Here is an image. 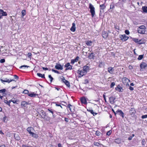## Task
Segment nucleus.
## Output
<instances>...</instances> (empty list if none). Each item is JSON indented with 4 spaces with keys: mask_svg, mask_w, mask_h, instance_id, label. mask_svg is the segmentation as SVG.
Wrapping results in <instances>:
<instances>
[{
    "mask_svg": "<svg viewBox=\"0 0 147 147\" xmlns=\"http://www.w3.org/2000/svg\"><path fill=\"white\" fill-rule=\"evenodd\" d=\"M4 102L6 104H7L9 105V106L10 107V103L11 102V100H9V101H7L6 100H5L4 101Z\"/></svg>",
    "mask_w": 147,
    "mask_h": 147,
    "instance_id": "obj_31",
    "label": "nucleus"
},
{
    "mask_svg": "<svg viewBox=\"0 0 147 147\" xmlns=\"http://www.w3.org/2000/svg\"><path fill=\"white\" fill-rule=\"evenodd\" d=\"M138 44L141 45L144 44L145 43L144 40L143 39L138 40Z\"/></svg>",
    "mask_w": 147,
    "mask_h": 147,
    "instance_id": "obj_22",
    "label": "nucleus"
},
{
    "mask_svg": "<svg viewBox=\"0 0 147 147\" xmlns=\"http://www.w3.org/2000/svg\"><path fill=\"white\" fill-rule=\"evenodd\" d=\"M32 56V54L30 53H29L27 54V57H30Z\"/></svg>",
    "mask_w": 147,
    "mask_h": 147,
    "instance_id": "obj_50",
    "label": "nucleus"
},
{
    "mask_svg": "<svg viewBox=\"0 0 147 147\" xmlns=\"http://www.w3.org/2000/svg\"><path fill=\"white\" fill-rule=\"evenodd\" d=\"M38 94H36L34 93H29L28 94V96L32 97H35Z\"/></svg>",
    "mask_w": 147,
    "mask_h": 147,
    "instance_id": "obj_17",
    "label": "nucleus"
},
{
    "mask_svg": "<svg viewBox=\"0 0 147 147\" xmlns=\"http://www.w3.org/2000/svg\"><path fill=\"white\" fill-rule=\"evenodd\" d=\"M63 65L59 64L58 63H56V65L55 66V68L57 69L62 70L63 69Z\"/></svg>",
    "mask_w": 147,
    "mask_h": 147,
    "instance_id": "obj_10",
    "label": "nucleus"
},
{
    "mask_svg": "<svg viewBox=\"0 0 147 147\" xmlns=\"http://www.w3.org/2000/svg\"><path fill=\"white\" fill-rule=\"evenodd\" d=\"M100 11H101L102 10H103L105 9V6L104 4H102L100 5Z\"/></svg>",
    "mask_w": 147,
    "mask_h": 147,
    "instance_id": "obj_33",
    "label": "nucleus"
},
{
    "mask_svg": "<svg viewBox=\"0 0 147 147\" xmlns=\"http://www.w3.org/2000/svg\"><path fill=\"white\" fill-rule=\"evenodd\" d=\"M115 83L114 82H113L111 84V88H112L113 87V86H115Z\"/></svg>",
    "mask_w": 147,
    "mask_h": 147,
    "instance_id": "obj_51",
    "label": "nucleus"
},
{
    "mask_svg": "<svg viewBox=\"0 0 147 147\" xmlns=\"http://www.w3.org/2000/svg\"><path fill=\"white\" fill-rule=\"evenodd\" d=\"M81 101L82 103L86 104V100L84 97H82L81 98Z\"/></svg>",
    "mask_w": 147,
    "mask_h": 147,
    "instance_id": "obj_20",
    "label": "nucleus"
},
{
    "mask_svg": "<svg viewBox=\"0 0 147 147\" xmlns=\"http://www.w3.org/2000/svg\"><path fill=\"white\" fill-rule=\"evenodd\" d=\"M89 67L88 66H85L83 67V69L84 71L87 73V70H88Z\"/></svg>",
    "mask_w": 147,
    "mask_h": 147,
    "instance_id": "obj_28",
    "label": "nucleus"
},
{
    "mask_svg": "<svg viewBox=\"0 0 147 147\" xmlns=\"http://www.w3.org/2000/svg\"><path fill=\"white\" fill-rule=\"evenodd\" d=\"M77 73L80 74V76H79V77H82L86 73L84 70L83 69H79L78 70L77 72Z\"/></svg>",
    "mask_w": 147,
    "mask_h": 147,
    "instance_id": "obj_4",
    "label": "nucleus"
},
{
    "mask_svg": "<svg viewBox=\"0 0 147 147\" xmlns=\"http://www.w3.org/2000/svg\"><path fill=\"white\" fill-rule=\"evenodd\" d=\"M30 67L29 66H27V65H22V66H20L19 67V68L20 69H25L26 68H28V67Z\"/></svg>",
    "mask_w": 147,
    "mask_h": 147,
    "instance_id": "obj_24",
    "label": "nucleus"
},
{
    "mask_svg": "<svg viewBox=\"0 0 147 147\" xmlns=\"http://www.w3.org/2000/svg\"><path fill=\"white\" fill-rule=\"evenodd\" d=\"M100 132H99V131H97L96 132V134L98 136H99L100 135Z\"/></svg>",
    "mask_w": 147,
    "mask_h": 147,
    "instance_id": "obj_52",
    "label": "nucleus"
},
{
    "mask_svg": "<svg viewBox=\"0 0 147 147\" xmlns=\"http://www.w3.org/2000/svg\"><path fill=\"white\" fill-rule=\"evenodd\" d=\"M6 117L5 116V117H4L3 118V121H4V122H7V121H6Z\"/></svg>",
    "mask_w": 147,
    "mask_h": 147,
    "instance_id": "obj_54",
    "label": "nucleus"
},
{
    "mask_svg": "<svg viewBox=\"0 0 147 147\" xmlns=\"http://www.w3.org/2000/svg\"><path fill=\"white\" fill-rule=\"evenodd\" d=\"M79 58V57L77 56L75 59H72L71 60V63L74 64L75 62H77L78 61Z\"/></svg>",
    "mask_w": 147,
    "mask_h": 147,
    "instance_id": "obj_14",
    "label": "nucleus"
},
{
    "mask_svg": "<svg viewBox=\"0 0 147 147\" xmlns=\"http://www.w3.org/2000/svg\"><path fill=\"white\" fill-rule=\"evenodd\" d=\"M31 135L32 136V137L35 138H37L38 137V135L37 134L34 133L33 132V134H32Z\"/></svg>",
    "mask_w": 147,
    "mask_h": 147,
    "instance_id": "obj_39",
    "label": "nucleus"
},
{
    "mask_svg": "<svg viewBox=\"0 0 147 147\" xmlns=\"http://www.w3.org/2000/svg\"><path fill=\"white\" fill-rule=\"evenodd\" d=\"M115 142L117 144L120 143L121 142V140L119 138L116 139L115 140Z\"/></svg>",
    "mask_w": 147,
    "mask_h": 147,
    "instance_id": "obj_27",
    "label": "nucleus"
},
{
    "mask_svg": "<svg viewBox=\"0 0 147 147\" xmlns=\"http://www.w3.org/2000/svg\"><path fill=\"white\" fill-rule=\"evenodd\" d=\"M119 37L121 40L123 41H126L129 38V37L125 34L120 35Z\"/></svg>",
    "mask_w": 147,
    "mask_h": 147,
    "instance_id": "obj_5",
    "label": "nucleus"
},
{
    "mask_svg": "<svg viewBox=\"0 0 147 147\" xmlns=\"http://www.w3.org/2000/svg\"><path fill=\"white\" fill-rule=\"evenodd\" d=\"M129 88L131 90H134L133 88L131 86H130Z\"/></svg>",
    "mask_w": 147,
    "mask_h": 147,
    "instance_id": "obj_58",
    "label": "nucleus"
},
{
    "mask_svg": "<svg viewBox=\"0 0 147 147\" xmlns=\"http://www.w3.org/2000/svg\"><path fill=\"white\" fill-rule=\"evenodd\" d=\"M48 110L50 113H51L52 114V115H53V110L52 109H48Z\"/></svg>",
    "mask_w": 147,
    "mask_h": 147,
    "instance_id": "obj_45",
    "label": "nucleus"
},
{
    "mask_svg": "<svg viewBox=\"0 0 147 147\" xmlns=\"http://www.w3.org/2000/svg\"><path fill=\"white\" fill-rule=\"evenodd\" d=\"M65 67H66V68L65 69V70H67L68 69L71 70L72 69V66L70 65V63H69L66 64L65 65Z\"/></svg>",
    "mask_w": 147,
    "mask_h": 147,
    "instance_id": "obj_11",
    "label": "nucleus"
},
{
    "mask_svg": "<svg viewBox=\"0 0 147 147\" xmlns=\"http://www.w3.org/2000/svg\"><path fill=\"white\" fill-rule=\"evenodd\" d=\"M0 147H5V145H2L0 146Z\"/></svg>",
    "mask_w": 147,
    "mask_h": 147,
    "instance_id": "obj_63",
    "label": "nucleus"
},
{
    "mask_svg": "<svg viewBox=\"0 0 147 147\" xmlns=\"http://www.w3.org/2000/svg\"><path fill=\"white\" fill-rule=\"evenodd\" d=\"M14 77L15 79H18V77L16 75H15L14 76Z\"/></svg>",
    "mask_w": 147,
    "mask_h": 147,
    "instance_id": "obj_59",
    "label": "nucleus"
},
{
    "mask_svg": "<svg viewBox=\"0 0 147 147\" xmlns=\"http://www.w3.org/2000/svg\"><path fill=\"white\" fill-rule=\"evenodd\" d=\"M112 111L114 113L115 115L116 114H118L121 116L123 117L124 116L123 115V113L122 111L121 110H118L115 113L113 109H112Z\"/></svg>",
    "mask_w": 147,
    "mask_h": 147,
    "instance_id": "obj_7",
    "label": "nucleus"
},
{
    "mask_svg": "<svg viewBox=\"0 0 147 147\" xmlns=\"http://www.w3.org/2000/svg\"><path fill=\"white\" fill-rule=\"evenodd\" d=\"M26 130L30 135L33 134L32 131L34 130V129L32 127H28Z\"/></svg>",
    "mask_w": 147,
    "mask_h": 147,
    "instance_id": "obj_9",
    "label": "nucleus"
},
{
    "mask_svg": "<svg viewBox=\"0 0 147 147\" xmlns=\"http://www.w3.org/2000/svg\"><path fill=\"white\" fill-rule=\"evenodd\" d=\"M5 62V59H2L0 60V63H3Z\"/></svg>",
    "mask_w": 147,
    "mask_h": 147,
    "instance_id": "obj_48",
    "label": "nucleus"
},
{
    "mask_svg": "<svg viewBox=\"0 0 147 147\" xmlns=\"http://www.w3.org/2000/svg\"><path fill=\"white\" fill-rule=\"evenodd\" d=\"M110 131H109L107 133V135L108 136H109L110 135Z\"/></svg>",
    "mask_w": 147,
    "mask_h": 147,
    "instance_id": "obj_56",
    "label": "nucleus"
},
{
    "mask_svg": "<svg viewBox=\"0 0 147 147\" xmlns=\"http://www.w3.org/2000/svg\"><path fill=\"white\" fill-rule=\"evenodd\" d=\"M104 63L102 62H100L98 65V67H101L103 66Z\"/></svg>",
    "mask_w": 147,
    "mask_h": 147,
    "instance_id": "obj_36",
    "label": "nucleus"
},
{
    "mask_svg": "<svg viewBox=\"0 0 147 147\" xmlns=\"http://www.w3.org/2000/svg\"><path fill=\"white\" fill-rule=\"evenodd\" d=\"M42 68L44 70H48V68L47 67H42Z\"/></svg>",
    "mask_w": 147,
    "mask_h": 147,
    "instance_id": "obj_57",
    "label": "nucleus"
},
{
    "mask_svg": "<svg viewBox=\"0 0 147 147\" xmlns=\"http://www.w3.org/2000/svg\"><path fill=\"white\" fill-rule=\"evenodd\" d=\"M0 134L2 135L4 134V133L2 131V130L1 129H0Z\"/></svg>",
    "mask_w": 147,
    "mask_h": 147,
    "instance_id": "obj_60",
    "label": "nucleus"
},
{
    "mask_svg": "<svg viewBox=\"0 0 147 147\" xmlns=\"http://www.w3.org/2000/svg\"><path fill=\"white\" fill-rule=\"evenodd\" d=\"M0 13L2 14V16H6L7 15V14L5 12H4L1 9H0Z\"/></svg>",
    "mask_w": 147,
    "mask_h": 147,
    "instance_id": "obj_21",
    "label": "nucleus"
},
{
    "mask_svg": "<svg viewBox=\"0 0 147 147\" xmlns=\"http://www.w3.org/2000/svg\"><path fill=\"white\" fill-rule=\"evenodd\" d=\"M92 43V42L91 40H88L85 42L86 44L88 46H91Z\"/></svg>",
    "mask_w": 147,
    "mask_h": 147,
    "instance_id": "obj_19",
    "label": "nucleus"
},
{
    "mask_svg": "<svg viewBox=\"0 0 147 147\" xmlns=\"http://www.w3.org/2000/svg\"><path fill=\"white\" fill-rule=\"evenodd\" d=\"M115 90L119 92H122L123 90L122 88L119 85L115 88Z\"/></svg>",
    "mask_w": 147,
    "mask_h": 147,
    "instance_id": "obj_12",
    "label": "nucleus"
},
{
    "mask_svg": "<svg viewBox=\"0 0 147 147\" xmlns=\"http://www.w3.org/2000/svg\"><path fill=\"white\" fill-rule=\"evenodd\" d=\"M23 93H24L25 94H29L28 91V90H25L23 92Z\"/></svg>",
    "mask_w": 147,
    "mask_h": 147,
    "instance_id": "obj_42",
    "label": "nucleus"
},
{
    "mask_svg": "<svg viewBox=\"0 0 147 147\" xmlns=\"http://www.w3.org/2000/svg\"><path fill=\"white\" fill-rule=\"evenodd\" d=\"M138 40L139 39H138L136 38H132L134 42H135L136 43H137V44H138Z\"/></svg>",
    "mask_w": 147,
    "mask_h": 147,
    "instance_id": "obj_37",
    "label": "nucleus"
},
{
    "mask_svg": "<svg viewBox=\"0 0 147 147\" xmlns=\"http://www.w3.org/2000/svg\"><path fill=\"white\" fill-rule=\"evenodd\" d=\"M70 30L72 32H74L76 30V25L74 23L72 24V26L70 29Z\"/></svg>",
    "mask_w": 147,
    "mask_h": 147,
    "instance_id": "obj_15",
    "label": "nucleus"
},
{
    "mask_svg": "<svg viewBox=\"0 0 147 147\" xmlns=\"http://www.w3.org/2000/svg\"><path fill=\"white\" fill-rule=\"evenodd\" d=\"M132 137L130 136L128 138V140H131L132 139Z\"/></svg>",
    "mask_w": 147,
    "mask_h": 147,
    "instance_id": "obj_61",
    "label": "nucleus"
},
{
    "mask_svg": "<svg viewBox=\"0 0 147 147\" xmlns=\"http://www.w3.org/2000/svg\"><path fill=\"white\" fill-rule=\"evenodd\" d=\"M6 91L5 89H2L0 90V93H4Z\"/></svg>",
    "mask_w": 147,
    "mask_h": 147,
    "instance_id": "obj_41",
    "label": "nucleus"
},
{
    "mask_svg": "<svg viewBox=\"0 0 147 147\" xmlns=\"http://www.w3.org/2000/svg\"><path fill=\"white\" fill-rule=\"evenodd\" d=\"M125 33L127 35H128L129 34V32L127 30H126L125 31Z\"/></svg>",
    "mask_w": 147,
    "mask_h": 147,
    "instance_id": "obj_49",
    "label": "nucleus"
},
{
    "mask_svg": "<svg viewBox=\"0 0 147 147\" xmlns=\"http://www.w3.org/2000/svg\"><path fill=\"white\" fill-rule=\"evenodd\" d=\"M122 81L124 84L129 86V82L130 81L129 80L126 78H124L122 79Z\"/></svg>",
    "mask_w": 147,
    "mask_h": 147,
    "instance_id": "obj_3",
    "label": "nucleus"
},
{
    "mask_svg": "<svg viewBox=\"0 0 147 147\" xmlns=\"http://www.w3.org/2000/svg\"><path fill=\"white\" fill-rule=\"evenodd\" d=\"M143 57L144 55H139L138 57V59L139 60H141L143 58Z\"/></svg>",
    "mask_w": 147,
    "mask_h": 147,
    "instance_id": "obj_35",
    "label": "nucleus"
},
{
    "mask_svg": "<svg viewBox=\"0 0 147 147\" xmlns=\"http://www.w3.org/2000/svg\"><path fill=\"white\" fill-rule=\"evenodd\" d=\"M147 118V115H143L142 116V118L143 119Z\"/></svg>",
    "mask_w": 147,
    "mask_h": 147,
    "instance_id": "obj_47",
    "label": "nucleus"
},
{
    "mask_svg": "<svg viewBox=\"0 0 147 147\" xmlns=\"http://www.w3.org/2000/svg\"><path fill=\"white\" fill-rule=\"evenodd\" d=\"M143 11L144 12L147 13V7L146 6H143L142 8Z\"/></svg>",
    "mask_w": 147,
    "mask_h": 147,
    "instance_id": "obj_26",
    "label": "nucleus"
},
{
    "mask_svg": "<svg viewBox=\"0 0 147 147\" xmlns=\"http://www.w3.org/2000/svg\"><path fill=\"white\" fill-rule=\"evenodd\" d=\"M87 111L91 113L94 116L96 115L97 114V113H94L93 111L92 110H91L90 109H87Z\"/></svg>",
    "mask_w": 147,
    "mask_h": 147,
    "instance_id": "obj_25",
    "label": "nucleus"
},
{
    "mask_svg": "<svg viewBox=\"0 0 147 147\" xmlns=\"http://www.w3.org/2000/svg\"><path fill=\"white\" fill-rule=\"evenodd\" d=\"M94 145L97 146H99L100 145V144L98 142H94Z\"/></svg>",
    "mask_w": 147,
    "mask_h": 147,
    "instance_id": "obj_44",
    "label": "nucleus"
},
{
    "mask_svg": "<svg viewBox=\"0 0 147 147\" xmlns=\"http://www.w3.org/2000/svg\"><path fill=\"white\" fill-rule=\"evenodd\" d=\"M56 105L57 106H59L60 107V106L61 105H59V104H58L56 103Z\"/></svg>",
    "mask_w": 147,
    "mask_h": 147,
    "instance_id": "obj_64",
    "label": "nucleus"
},
{
    "mask_svg": "<svg viewBox=\"0 0 147 147\" xmlns=\"http://www.w3.org/2000/svg\"><path fill=\"white\" fill-rule=\"evenodd\" d=\"M64 120H65V121L66 122H68V121H69V119L68 118H67L66 117H65L64 118Z\"/></svg>",
    "mask_w": 147,
    "mask_h": 147,
    "instance_id": "obj_53",
    "label": "nucleus"
},
{
    "mask_svg": "<svg viewBox=\"0 0 147 147\" xmlns=\"http://www.w3.org/2000/svg\"><path fill=\"white\" fill-rule=\"evenodd\" d=\"M130 113L131 115L134 114L136 113V111L134 108H131L130 110Z\"/></svg>",
    "mask_w": 147,
    "mask_h": 147,
    "instance_id": "obj_23",
    "label": "nucleus"
},
{
    "mask_svg": "<svg viewBox=\"0 0 147 147\" xmlns=\"http://www.w3.org/2000/svg\"><path fill=\"white\" fill-rule=\"evenodd\" d=\"M30 104L28 102L24 101L22 102L21 105L22 107H27V106Z\"/></svg>",
    "mask_w": 147,
    "mask_h": 147,
    "instance_id": "obj_6",
    "label": "nucleus"
},
{
    "mask_svg": "<svg viewBox=\"0 0 147 147\" xmlns=\"http://www.w3.org/2000/svg\"><path fill=\"white\" fill-rule=\"evenodd\" d=\"M61 80L63 81V82L68 87H69L70 86V85L69 82L67 80H65V78L63 77V78H61Z\"/></svg>",
    "mask_w": 147,
    "mask_h": 147,
    "instance_id": "obj_8",
    "label": "nucleus"
},
{
    "mask_svg": "<svg viewBox=\"0 0 147 147\" xmlns=\"http://www.w3.org/2000/svg\"><path fill=\"white\" fill-rule=\"evenodd\" d=\"M146 27L144 25L140 26L138 29V33L141 34H144L145 32Z\"/></svg>",
    "mask_w": 147,
    "mask_h": 147,
    "instance_id": "obj_1",
    "label": "nucleus"
},
{
    "mask_svg": "<svg viewBox=\"0 0 147 147\" xmlns=\"http://www.w3.org/2000/svg\"><path fill=\"white\" fill-rule=\"evenodd\" d=\"M58 147H62L61 144H58Z\"/></svg>",
    "mask_w": 147,
    "mask_h": 147,
    "instance_id": "obj_62",
    "label": "nucleus"
},
{
    "mask_svg": "<svg viewBox=\"0 0 147 147\" xmlns=\"http://www.w3.org/2000/svg\"><path fill=\"white\" fill-rule=\"evenodd\" d=\"M88 83V80H85V82H84V84H87V83Z\"/></svg>",
    "mask_w": 147,
    "mask_h": 147,
    "instance_id": "obj_55",
    "label": "nucleus"
},
{
    "mask_svg": "<svg viewBox=\"0 0 147 147\" xmlns=\"http://www.w3.org/2000/svg\"><path fill=\"white\" fill-rule=\"evenodd\" d=\"M89 7L90 9V12L91 13L92 17H93L95 14V8L91 4H90Z\"/></svg>",
    "mask_w": 147,
    "mask_h": 147,
    "instance_id": "obj_2",
    "label": "nucleus"
},
{
    "mask_svg": "<svg viewBox=\"0 0 147 147\" xmlns=\"http://www.w3.org/2000/svg\"><path fill=\"white\" fill-rule=\"evenodd\" d=\"M102 37L104 38H106L108 36V33L105 31L102 32Z\"/></svg>",
    "mask_w": 147,
    "mask_h": 147,
    "instance_id": "obj_18",
    "label": "nucleus"
},
{
    "mask_svg": "<svg viewBox=\"0 0 147 147\" xmlns=\"http://www.w3.org/2000/svg\"><path fill=\"white\" fill-rule=\"evenodd\" d=\"M93 54V53H90L89 54V55L88 57L90 59H91L93 58L94 57V55Z\"/></svg>",
    "mask_w": 147,
    "mask_h": 147,
    "instance_id": "obj_32",
    "label": "nucleus"
},
{
    "mask_svg": "<svg viewBox=\"0 0 147 147\" xmlns=\"http://www.w3.org/2000/svg\"><path fill=\"white\" fill-rule=\"evenodd\" d=\"M11 102H12L13 103H16L18 104V100H15V99H12L11 100Z\"/></svg>",
    "mask_w": 147,
    "mask_h": 147,
    "instance_id": "obj_29",
    "label": "nucleus"
},
{
    "mask_svg": "<svg viewBox=\"0 0 147 147\" xmlns=\"http://www.w3.org/2000/svg\"><path fill=\"white\" fill-rule=\"evenodd\" d=\"M22 13L23 16H25L26 14V12L25 10H24L22 11Z\"/></svg>",
    "mask_w": 147,
    "mask_h": 147,
    "instance_id": "obj_40",
    "label": "nucleus"
},
{
    "mask_svg": "<svg viewBox=\"0 0 147 147\" xmlns=\"http://www.w3.org/2000/svg\"><path fill=\"white\" fill-rule=\"evenodd\" d=\"M147 67V64L144 62H142L140 65V67L141 68H145Z\"/></svg>",
    "mask_w": 147,
    "mask_h": 147,
    "instance_id": "obj_16",
    "label": "nucleus"
},
{
    "mask_svg": "<svg viewBox=\"0 0 147 147\" xmlns=\"http://www.w3.org/2000/svg\"><path fill=\"white\" fill-rule=\"evenodd\" d=\"M37 75L40 77H41L42 78H45V75L44 74H42L39 73H37Z\"/></svg>",
    "mask_w": 147,
    "mask_h": 147,
    "instance_id": "obj_30",
    "label": "nucleus"
},
{
    "mask_svg": "<svg viewBox=\"0 0 147 147\" xmlns=\"http://www.w3.org/2000/svg\"><path fill=\"white\" fill-rule=\"evenodd\" d=\"M45 113H44V112L43 111H41L40 112V114H42V115H41V117L42 118H44L45 117Z\"/></svg>",
    "mask_w": 147,
    "mask_h": 147,
    "instance_id": "obj_34",
    "label": "nucleus"
},
{
    "mask_svg": "<svg viewBox=\"0 0 147 147\" xmlns=\"http://www.w3.org/2000/svg\"><path fill=\"white\" fill-rule=\"evenodd\" d=\"M52 71L53 72H55V73H57V74H59V71H58L54 70V69H52Z\"/></svg>",
    "mask_w": 147,
    "mask_h": 147,
    "instance_id": "obj_46",
    "label": "nucleus"
},
{
    "mask_svg": "<svg viewBox=\"0 0 147 147\" xmlns=\"http://www.w3.org/2000/svg\"><path fill=\"white\" fill-rule=\"evenodd\" d=\"M1 81L2 82H7L9 83L11 81H14V80L13 79L9 80V79H7V78H5V80H3V79H1Z\"/></svg>",
    "mask_w": 147,
    "mask_h": 147,
    "instance_id": "obj_13",
    "label": "nucleus"
},
{
    "mask_svg": "<svg viewBox=\"0 0 147 147\" xmlns=\"http://www.w3.org/2000/svg\"><path fill=\"white\" fill-rule=\"evenodd\" d=\"M72 107V105H71V104H69L67 106V107L69 109L70 111H71V112H73V111H72L71 110V107Z\"/></svg>",
    "mask_w": 147,
    "mask_h": 147,
    "instance_id": "obj_38",
    "label": "nucleus"
},
{
    "mask_svg": "<svg viewBox=\"0 0 147 147\" xmlns=\"http://www.w3.org/2000/svg\"><path fill=\"white\" fill-rule=\"evenodd\" d=\"M48 76H49V78L50 79V82H51V83L52 82V81L53 79V77L51 76V75H49Z\"/></svg>",
    "mask_w": 147,
    "mask_h": 147,
    "instance_id": "obj_43",
    "label": "nucleus"
}]
</instances>
